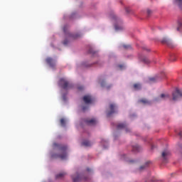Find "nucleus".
Wrapping results in <instances>:
<instances>
[{
    "label": "nucleus",
    "mask_w": 182,
    "mask_h": 182,
    "mask_svg": "<svg viewBox=\"0 0 182 182\" xmlns=\"http://www.w3.org/2000/svg\"><path fill=\"white\" fill-rule=\"evenodd\" d=\"M53 146L55 147V149H57V150H58L60 154H53V159H60L61 160H65L66 157H68V154L66 153V150H68V146L57 143H54Z\"/></svg>",
    "instance_id": "f257e3e1"
},
{
    "label": "nucleus",
    "mask_w": 182,
    "mask_h": 182,
    "mask_svg": "<svg viewBox=\"0 0 182 182\" xmlns=\"http://www.w3.org/2000/svg\"><path fill=\"white\" fill-rule=\"evenodd\" d=\"M59 86H60L63 89H65V90H68V89H70V87H72V85L68 80H65V78H61L60 80Z\"/></svg>",
    "instance_id": "f03ea898"
},
{
    "label": "nucleus",
    "mask_w": 182,
    "mask_h": 182,
    "mask_svg": "<svg viewBox=\"0 0 182 182\" xmlns=\"http://www.w3.org/2000/svg\"><path fill=\"white\" fill-rule=\"evenodd\" d=\"M161 43L163 45H166L168 48H176V45L170 40V38H167L166 37H164L161 39Z\"/></svg>",
    "instance_id": "7ed1b4c3"
},
{
    "label": "nucleus",
    "mask_w": 182,
    "mask_h": 182,
    "mask_svg": "<svg viewBox=\"0 0 182 182\" xmlns=\"http://www.w3.org/2000/svg\"><path fill=\"white\" fill-rule=\"evenodd\" d=\"M180 99H182V92L180 91V90L176 89L173 93H172V100L174 102L177 100H180Z\"/></svg>",
    "instance_id": "20e7f679"
},
{
    "label": "nucleus",
    "mask_w": 182,
    "mask_h": 182,
    "mask_svg": "<svg viewBox=\"0 0 182 182\" xmlns=\"http://www.w3.org/2000/svg\"><path fill=\"white\" fill-rule=\"evenodd\" d=\"M170 156H171V153L168 149H166L162 151L161 157L164 163H167L168 161V159H170Z\"/></svg>",
    "instance_id": "39448f33"
},
{
    "label": "nucleus",
    "mask_w": 182,
    "mask_h": 182,
    "mask_svg": "<svg viewBox=\"0 0 182 182\" xmlns=\"http://www.w3.org/2000/svg\"><path fill=\"white\" fill-rule=\"evenodd\" d=\"M116 113V105L110 104L109 110L107 113V117H110L111 114Z\"/></svg>",
    "instance_id": "423d86ee"
},
{
    "label": "nucleus",
    "mask_w": 182,
    "mask_h": 182,
    "mask_svg": "<svg viewBox=\"0 0 182 182\" xmlns=\"http://www.w3.org/2000/svg\"><path fill=\"white\" fill-rule=\"evenodd\" d=\"M46 62L48 63V65H49V66H50V68H55L56 65V63L51 58H46Z\"/></svg>",
    "instance_id": "0eeeda50"
},
{
    "label": "nucleus",
    "mask_w": 182,
    "mask_h": 182,
    "mask_svg": "<svg viewBox=\"0 0 182 182\" xmlns=\"http://www.w3.org/2000/svg\"><path fill=\"white\" fill-rule=\"evenodd\" d=\"M85 123L88 126H95L97 123V120L96 119H86Z\"/></svg>",
    "instance_id": "6e6552de"
},
{
    "label": "nucleus",
    "mask_w": 182,
    "mask_h": 182,
    "mask_svg": "<svg viewBox=\"0 0 182 182\" xmlns=\"http://www.w3.org/2000/svg\"><path fill=\"white\" fill-rule=\"evenodd\" d=\"M167 99H170V95L168 94H161L156 100H167Z\"/></svg>",
    "instance_id": "1a4fd4ad"
},
{
    "label": "nucleus",
    "mask_w": 182,
    "mask_h": 182,
    "mask_svg": "<svg viewBox=\"0 0 182 182\" xmlns=\"http://www.w3.org/2000/svg\"><path fill=\"white\" fill-rule=\"evenodd\" d=\"M83 101L86 105H89V103H92V97L90 95H85L83 97Z\"/></svg>",
    "instance_id": "9d476101"
},
{
    "label": "nucleus",
    "mask_w": 182,
    "mask_h": 182,
    "mask_svg": "<svg viewBox=\"0 0 182 182\" xmlns=\"http://www.w3.org/2000/svg\"><path fill=\"white\" fill-rule=\"evenodd\" d=\"M132 151L134 153H139V151H141V146L136 144L132 146Z\"/></svg>",
    "instance_id": "9b49d317"
},
{
    "label": "nucleus",
    "mask_w": 182,
    "mask_h": 182,
    "mask_svg": "<svg viewBox=\"0 0 182 182\" xmlns=\"http://www.w3.org/2000/svg\"><path fill=\"white\" fill-rule=\"evenodd\" d=\"M67 36H68V38H71L72 39H77V38H80V34H72L70 33H68Z\"/></svg>",
    "instance_id": "f8f14e48"
},
{
    "label": "nucleus",
    "mask_w": 182,
    "mask_h": 182,
    "mask_svg": "<svg viewBox=\"0 0 182 182\" xmlns=\"http://www.w3.org/2000/svg\"><path fill=\"white\" fill-rule=\"evenodd\" d=\"M66 176L65 172L60 173L55 176V178H63Z\"/></svg>",
    "instance_id": "ddd939ff"
},
{
    "label": "nucleus",
    "mask_w": 182,
    "mask_h": 182,
    "mask_svg": "<svg viewBox=\"0 0 182 182\" xmlns=\"http://www.w3.org/2000/svg\"><path fill=\"white\" fill-rule=\"evenodd\" d=\"M134 89L135 90H140L141 89V85L140 83L134 84Z\"/></svg>",
    "instance_id": "4468645a"
},
{
    "label": "nucleus",
    "mask_w": 182,
    "mask_h": 182,
    "mask_svg": "<svg viewBox=\"0 0 182 182\" xmlns=\"http://www.w3.org/2000/svg\"><path fill=\"white\" fill-rule=\"evenodd\" d=\"M118 130H121V129H126L127 127V125L126 124H119L117 125Z\"/></svg>",
    "instance_id": "2eb2a0df"
},
{
    "label": "nucleus",
    "mask_w": 182,
    "mask_h": 182,
    "mask_svg": "<svg viewBox=\"0 0 182 182\" xmlns=\"http://www.w3.org/2000/svg\"><path fill=\"white\" fill-rule=\"evenodd\" d=\"M174 4L178 5V6L182 9V0H175Z\"/></svg>",
    "instance_id": "dca6fc26"
},
{
    "label": "nucleus",
    "mask_w": 182,
    "mask_h": 182,
    "mask_svg": "<svg viewBox=\"0 0 182 182\" xmlns=\"http://www.w3.org/2000/svg\"><path fill=\"white\" fill-rule=\"evenodd\" d=\"M149 164H150V161H147L145 164V165H143V166H140L139 171H143V170H144V168H146V167H147V166H149Z\"/></svg>",
    "instance_id": "f3484780"
},
{
    "label": "nucleus",
    "mask_w": 182,
    "mask_h": 182,
    "mask_svg": "<svg viewBox=\"0 0 182 182\" xmlns=\"http://www.w3.org/2000/svg\"><path fill=\"white\" fill-rule=\"evenodd\" d=\"M82 146H85V147H89L90 146H92V143H90V141H85L82 142Z\"/></svg>",
    "instance_id": "a211bd4d"
},
{
    "label": "nucleus",
    "mask_w": 182,
    "mask_h": 182,
    "mask_svg": "<svg viewBox=\"0 0 182 182\" xmlns=\"http://www.w3.org/2000/svg\"><path fill=\"white\" fill-rule=\"evenodd\" d=\"M176 60H177V56H176V55L174 54H172L170 57L171 62H176Z\"/></svg>",
    "instance_id": "6ab92c4d"
},
{
    "label": "nucleus",
    "mask_w": 182,
    "mask_h": 182,
    "mask_svg": "<svg viewBox=\"0 0 182 182\" xmlns=\"http://www.w3.org/2000/svg\"><path fill=\"white\" fill-rule=\"evenodd\" d=\"M140 59L142 62H144V63H150V60H149V58L146 57H143L142 58H140Z\"/></svg>",
    "instance_id": "aec40b11"
},
{
    "label": "nucleus",
    "mask_w": 182,
    "mask_h": 182,
    "mask_svg": "<svg viewBox=\"0 0 182 182\" xmlns=\"http://www.w3.org/2000/svg\"><path fill=\"white\" fill-rule=\"evenodd\" d=\"M60 122L62 127H65L66 126V121L65 120V119L62 118L60 120Z\"/></svg>",
    "instance_id": "412c9836"
},
{
    "label": "nucleus",
    "mask_w": 182,
    "mask_h": 182,
    "mask_svg": "<svg viewBox=\"0 0 182 182\" xmlns=\"http://www.w3.org/2000/svg\"><path fill=\"white\" fill-rule=\"evenodd\" d=\"M73 182H79V181L80 180V176L77 175L76 177L73 176Z\"/></svg>",
    "instance_id": "4be33fe9"
},
{
    "label": "nucleus",
    "mask_w": 182,
    "mask_h": 182,
    "mask_svg": "<svg viewBox=\"0 0 182 182\" xmlns=\"http://www.w3.org/2000/svg\"><path fill=\"white\" fill-rule=\"evenodd\" d=\"M177 31H178L179 32H182V22L178 23Z\"/></svg>",
    "instance_id": "5701e85b"
},
{
    "label": "nucleus",
    "mask_w": 182,
    "mask_h": 182,
    "mask_svg": "<svg viewBox=\"0 0 182 182\" xmlns=\"http://www.w3.org/2000/svg\"><path fill=\"white\" fill-rule=\"evenodd\" d=\"M149 80H150V82H157V80H159V78L157 77H151V78H149Z\"/></svg>",
    "instance_id": "b1692460"
},
{
    "label": "nucleus",
    "mask_w": 182,
    "mask_h": 182,
    "mask_svg": "<svg viewBox=\"0 0 182 182\" xmlns=\"http://www.w3.org/2000/svg\"><path fill=\"white\" fill-rule=\"evenodd\" d=\"M82 68H90V65H87V63H84L82 64Z\"/></svg>",
    "instance_id": "393cba45"
},
{
    "label": "nucleus",
    "mask_w": 182,
    "mask_h": 182,
    "mask_svg": "<svg viewBox=\"0 0 182 182\" xmlns=\"http://www.w3.org/2000/svg\"><path fill=\"white\" fill-rule=\"evenodd\" d=\"M124 49H132V46L130 45H124Z\"/></svg>",
    "instance_id": "a878e982"
},
{
    "label": "nucleus",
    "mask_w": 182,
    "mask_h": 182,
    "mask_svg": "<svg viewBox=\"0 0 182 182\" xmlns=\"http://www.w3.org/2000/svg\"><path fill=\"white\" fill-rule=\"evenodd\" d=\"M89 53H91L92 55H95L96 53V51L93 50V49L90 48L89 50Z\"/></svg>",
    "instance_id": "bb28decb"
},
{
    "label": "nucleus",
    "mask_w": 182,
    "mask_h": 182,
    "mask_svg": "<svg viewBox=\"0 0 182 182\" xmlns=\"http://www.w3.org/2000/svg\"><path fill=\"white\" fill-rule=\"evenodd\" d=\"M115 31H120V29H122V26L119 27L117 25L114 26Z\"/></svg>",
    "instance_id": "cd10ccee"
},
{
    "label": "nucleus",
    "mask_w": 182,
    "mask_h": 182,
    "mask_svg": "<svg viewBox=\"0 0 182 182\" xmlns=\"http://www.w3.org/2000/svg\"><path fill=\"white\" fill-rule=\"evenodd\" d=\"M175 132L178 136H180V137H182V131H180L179 132H177V130H175Z\"/></svg>",
    "instance_id": "c85d7f7f"
},
{
    "label": "nucleus",
    "mask_w": 182,
    "mask_h": 182,
    "mask_svg": "<svg viewBox=\"0 0 182 182\" xmlns=\"http://www.w3.org/2000/svg\"><path fill=\"white\" fill-rule=\"evenodd\" d=\"M68 26H64L63 27V31L65 32V33H67L68 32Z\"/></svg>",
    "instance_id": "c756f323"
},
{
    "label": "nucleus",
    "mask_w": 182,
    "mask_h": 182,
    "mask_svg": "<svg viewBox=\"0 0 182 182\" xmlns=\"http://www.w3.org/2000/svg\"><path fill=\"white\" fill-rule=\"evenodd\" d=\"M139 102H140V103H147L146 100H144V99L140 100Z\"/></svg>",
    "instance_id": "7c9ffc66"
},
{
    "label": "nucleus",
    "mask_w": 182,
    "mask_h": 182,
    "mask_svg": "<svg viewBox=\"0 0 182 182\" xmlns=\"http://www.w3.org/2000/svg\"><path fill=\"white\" fill-rule=\"evenodd\" d=\"M78 90H83V89H85V87L83 86H79L77 87Z\"/></svg>",
    "instance_id": "2f4dec72"
},
{
    "label": "nucleus",
    "mask_w": 182,
    "mask_h": 182,
    "mask_svg": "<svg viewBox=\"0 0 182 182\" xmlns=\"http://www.w3.org/2000/svg\"><path fill=\"white\" fill-rule=\"evenodd\" d=\"M87 107H86V106L82 107L83 112H85L87 110Z\"/></svg>",
    "instance_id": "473e14b6"
},
{
    "label": "nucleus",
    "mask_w": 182,
    "mask_h": 182,
    "mask_svg": "<svg viewBox=\"0 0 182 182\" xmlns=\"http://www.w3.org/2000/svg\"><path fill=\"white\" fill-rule=\"evenodd\" d=\"M126 12H127V14H129V12H130V9L127 8V9H126Z\"/></svg>",
    "instance_id": "72a5a7b5"
},
{
    "label": "nucleus",
    "mask_w": 182,
    "mask_h": 182,
    "mask_svg": "<svg viewBox=\"0 0 182 182\" xmlns=\"http://www.w3.org/2000/svg\"><path fill=\"white\" fill-rule=\"evenodd\" d=\"M112 19H114L115 21H117V17L116 16H113Z\"/></svg>",
    "instance_id": "f704fd0d"
},
{
    "label": "nucleus",
    "mask_w": 182,
    "mask_h": 182,
    "mask_svg": "<svg viewBox=\"0 0 182 182\" xmlns=\"http://www.w3.org/2000/svg\"><path fill=\"white\" fill-rule=\"evenodd\" d=\"M68 44V40H65L63 41V45H67Z\"/></svg>",
    "instance_id": "c9c22d12"
},
{
    "label": "nucleus",
    "mask_w": 182,
    "mask_h": 182,
    "mask_svg": "<svg viewBox=\"0 0 182 182\" xmlns=\"http://www.w3.org/2000/svg\"><path fill=\"white\" fill-rule=\"evenodd\" d=\"M101 86L103 87H105V81H102V82H101Z\"/></svg>",
    "instance_id": "e433bc0d"
},
{
    "label": "nucleus",
    "mask_w": 182,
    "mask_h": 182,
    "mask_svg": "<svg viewBox=\"0 0 182 182\" xmlns=\"http://www.w3.org/2000/svg\"><path fill=\"white\" fill-rule=\"evenodd\" d=\"M147 14H148V15H150L151 14V11L147 10Z\"/></svg>",
    "instance_id": "4c0bfd02"
},
{
    "label": "nucleus",
    "mask_w": 182,
    "mask_h": 182,
    "mask_svg": "<svg viewBox=\"0 0 182 182\" xmlns=\"http://www.w3.org/2000/svg\"><path fill=\"white\" fill-rule=\"evenodd\" d=\"M119 69H123V65H119Z\"/></svg>",
    "instance_id": "58836bf2"
},
{
    "label": "nucleus",
    "mask_w": 182,
    "mask_h": 182,
    "mask_svg": "<svg viewBox=\"0 0 182 182\" xmlns=\"http://www.w3.org/2000/svg\"><path fill=\"white\" fill-rule=\"evenodd\" d=\"M102 143H107V141L106 140H102Z\"/></svg>",
    "instance_id": "ea45409f"
},
{
    "label": "nucleus",
    "mask_w": 182,
    "mask_h": 182,
    "mask_svg": "<svg viewBox=\"0 0 182 182\" xmlns=\"http://www.w3.org/2000/svg\"><path fill=\"white\" fill-rule=\"evenodd\" d=\"M129 163H134V160H131V161H129Z\"/></svg>",
    "instance_id": "a19ab883"
},
{
    "label": "nucleus",
    "mask_w": 182,
    "mask_h": 182,
    "mask_svg": "<svg viewBox=\"0 0 182 182\" xmlns=\"http://www.w3.org/2000/svg\"><path fill=\"white\" fill-rule=\"evenodd\" d=\"M87 171H90V168H87Z\"/></svg>",
    "instance_id": "79ce46f5"
},
{
    "label": "nucleus",
    "mask_w": 182,
    "mask_h": 182,
    "mask_svg": "<svg viewBox=\"0 0 182 182\" xmlns=\"http://www.w3.org/2000/svg\"><path fill=\"white\" fill-rule=\"evenodd\" d=\"M126 132H129V129H126Z\"/></svg>",
    "instance_id": "37998d69"
},
{
    "label": "nucleus",
    "mask_w": 182,
    "mask_h": 182,
    "mask_svg": "<svg viewBox=\"0 0 182 182\" xmlns=\"http://www.w3.org/2000/svg\"><path fill=\"white\" fill-rule=\"evenodd\" d=\"M110 88V87H107V89H109Z\"/></svg>",
    "instance_id": "c03bdc74"
},
{
    "label": "nucleus",
    "mask_w": 182,
    "mask_h": 182,
    "mask_svg": "<svg viewBox=\"0 0 182 182\" xmlns=\"http://www.w3.org/2000/svg\"><path fill=\"white\" fill-rule=\"evenodd\" d=\"M154 146L151 147V149H153Z\"/></svg>",
    "instance_id": "a18cd8bd"
}]
</instances>
